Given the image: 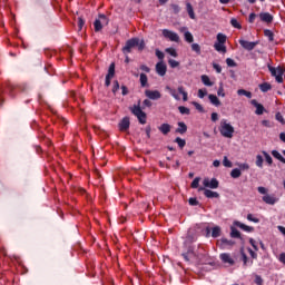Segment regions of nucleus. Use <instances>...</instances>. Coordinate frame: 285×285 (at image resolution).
Wrapping results in <instances>:
<instances>
[{"mask_svg":"<svg viewBox=\"0 0 285 285\" xmlns=\"http://www.w3.org/2000/svg\"><path fill=\"white\" fill-rule=\"evenodd\" d=\"M128 128H130V118L125 117L119 122V130L121 132H126V130H128Z\"/></svg>","mask_w":285,"mask_h":285,"instance_id":"4468645a","label":"nucleus"},{"mask_svg":"<svg viewBox=\"0 0 285 285\" xmlns=\"http://www.w3.org/2000/svg\"><path fill=\"white\" fill-rule=\"evenodd\" d=\"M230 26H232L233 28H236L237 30H242V23L238 22V20L235 19V18H232V19H230Z\"/></svg>","mask_w":285,"mask_h":285,"instance_id":"7c9ffc66","label":"nucleus"},{"mask_svg":"<svg viewBox=\"0 0 285 285\" xmlns=\"http://www.w3.org/2000/svg\"><path fill=\"white\" fill-rule=\"evenodd\" d=\"M219 258L222 259L223 264H228L229 266H233L235 264V259H233V256L228 253H223L219 255Z\"/></svg>","mask_w":285,"mask_h":285,"instance_id":"ddd939ff","label":"nucleus"},{"mask_svg":"<svg viewBox=\"0 0 285 285\" xmlns=\"http://www.w3.org/2000/svg\"><path fill=\"white\" fill-rule=\"evenodd\" d=\"M168 65L170 66V68H179V61L174 59H169Z\"/></svg>","mask_w":285,"mask_h":285,"instance_id":"49530a36","label":"nucleus"},{"mask_svg":"<svg viewBox=\"0 0 285 285\" xmlns=\"http://www.w3.org/2000/svg\"><path fill=\"white\" fill-rule=\"evenodd\" d=\"M255 19H257V14L256 13H250L249 17H248L249 23H255Z\"/></svg>","mask_w":285,"mask_h":285,"instance_id":"bf43d9fd","label":"nucleus"},{"mask_svg":"<svg viewBox=\"0 0 285 285\" xmlns=\"http://www.w3.org/2000/svg\"><path fill=\"white\" fill-rule=\"evenodd\" d=\"M276 119L277 121H281V124H284V117L282 116V114H276Z\"/></svg>","mask_w":285,"mask_h":285,"instance_id":"774afa93","label":"nucleus"},{"mask_svg":"<svg viewBox=\"0 0 285 285\" xmlns=\"http://www.w3.org/2000/svg\"><path fill=\"white\" fill-rule=\"evenodd\" d=\"M255 284H257V285L264 284V281L262 279V276L257 275V276L255 277Z\"/></svg>","mask_w":285,"mask_h":285,"instance_id":"052dcab7","label":"nucleus"},{"mask_svg":"<svg viewBox=\"0 0 285 285\" xmlns=\"http://www.w3.org/2000/svg\"><path fill=\"white\" fill-rule=\"evenodd\" d=\"M206 95H208V90H206V88L198 90L199 99H204V97H206Z\"/></svg>","mask_w":285,"mask_h":285,"instance_id":"de8ad7c7","label":"nucleus"},{"mask_svg":"<svg viewBox=\"0 0 285 285\" xmlns=\"http://www.w3.org/2000/svg\"><path fill=\"white\" fill-rule=\"evenodd\" d=\"M237 95H239V97H247V99L253 97V94L250 91H246L245 89H238Z\"/></svg>","mask_w":285,"mask_h":285,"instance_id":"a878e982","label":"nucleus"},{"mask_svg":"<svg viewBox=\"0 0 285 285\" xmlns=\"http://www.w3.org/2000/svg\"><path fill=\"white\" fill-rule=\"evenodd\" d=\"M259 19L265 23H271L273 21V16L268 12H262L259 13Z\"/></svg>","mask_w":285,"mask_h":285,"instance_id":"aec40b11","label":"nucleus"},{"mask_svg":"<svg viewBox=\"0 0 285 285\" xmlns=\"http://www.w3.org/2000/svg\"><path fill=\"white\" fill-rule=\"evenodd\" d=\"M191 50L193 52H196V55H202V47L199 46V43H193Z\"/></svg>","mask_w":285,"mask_h":285,"instance_id":"c9c22d12","label":"nucleus"},{"mask_svg":"<svg viewBox=\"0 0 285 285\" xmlns=\"http://www.w3.org/2000/svg\"><path fill=\"white\" fill-rule=\"evenodd\" d=\"M186 8L190 19H195V11L193 10V4H190V2H187Z\"/></svg>","mask_w":285,"mask_h":285,"instance_id":"c756f323","label":"nucleus"},{"mask_svg":"<svg viewBox=\"0 0 285 285\" xmlns=\"http://www.w3.org/2000/svg\"><path fill=\"white\" fill-rule=\"evenodd\" d=\"M230 177H233V179H239V177H242V170L239 168H235L230 171Z\"/></svg>","mask_w":285,"mask_h":285,"instance_id":"cd10ccee","label":"nucleus"},{"mask_svg":"<svg viewBox=\"0 0 285 285\" xmlns=\"http://www.w3.org/2000/svg\"><path fill=\"white\" fill-rule=\"evenodd\" d=\"M131 112L137 117L139 124H144V110L141 109V100L137 105L130 107Z\"/></svg>","mask_w":285,"mask_h":285,"instance_id":"6e6552de","label":"nucleus"},{"mask_svg":"<svg viewBox=\"0 0 285 285\" xmlns=\"http://www.w3.org/2000/svg\"><path fill=\"white\" fill-rule=\"evenodd\" d=\"M145 95L146 97H148V99H153V100L161 99V94L157 90H146Z\"/></svg>","mask_w":285,"mask_h":285,"instance_id":"f3484780","label":"nucleus"},{"mask_svg":"<svg viewBox=\"0 0 285 285\" xmlns=\"http://www.w3.org/2000/svg\"><path fill=\"white\" fill-rule=\"evenodd\" d=\"M257 43H259V42H250V41H247V40H239V45L245 50H255V47L257 46Z\"/></svg>","mask_w":285,"mask_h":285,"instance_id":"dca6fc26","label":"nucleus"},{"mask_svg":"<svg viewBox=\"0 0 285 285\" xmlns=\"http://www.w3.org/2000/svg\"><path fill=\"white\" fill-rule=\"evenodd\" d=\"M259 88H261L262 92H268V90H271L272 87H271V83L264 82V83L259 85Z\"/></svg>","mask_w":285,"mask_h":285,"instance_id":"e433bc0d","label":"nucleus"},{"mask_svg":"<svg viewBox=\"0 0 285 285\" xmlns=\"http://www.w3.org/2000/svg\"><path fill=\"white\" fill-rule=\"evenodd\" d=\"M175 142L178 144L179 148H184V146H186V140H184L179 137L176 138Z\"/></svg>","mask_w":285,"mask_h":285,"instance_id":"09e8293b","label":"nucleus"},{"mask_svg":"<svg viewBox=\"0 0 285 285\" xmlns=\"http://www.w3.org/2000/svg\"><path fill=\"white\" fill-rule=\"evenodd\" d=\"M202 180V178L196 177L193 183H191V188H199V181Z\"/></svg>","mask_w":285,"mask_h":285,"instance_id":"8fccbe9b","label":"nucleus"},{"mask_svg":"<svg viewBox=\"0 0 285 285\" xmlns=\"http://www.w3.org/2000/svg\"><path fill=\"white\" fill-rule=\"evenodd\" d=\"M139 146H141V142H138L137 145H136V150H138V151H136V155L138 156V157H141V148L139 147Z\"/></svg>","mask_w":285,"mask_h":285,"instance_id":"e2e57ef3","label":"nucleus"},{"mask_svg":"<svg viewBox=\"0 0 285 285\" xmlns=\"http://www.w3.org/2000/svg\"><path fill=\"white\" fill-rule=\"evenodd\" d=\"M272 155L273 157H275V159H278V161H282V164H285V158L284 156H282V154H279V151L273 150Z\"/></svg>","mask_w":285,"mask_h":285,"instance_id":"c85d7f7f","label":"nucleus"},{"mask_svg":"<svg viewBox=\"0 0 285 285\" xmlns=\"http://www.w3.org/2000/svg\"><path fill=\"white\" fill-rule=\"evenodd\" d=\"M128 87H126V86H121V95L124 96V97H126V95H128Z\"/></svg>","mask_w":285,"mask_h":285,"instance_id":"680f3d73","label":"nucleus"},{"mask_svg":"<svg viewBox=\"0 0 285 285\" xmlns=\"http://www.w3.org/2000/svg\"><path fill=\"white\" fill-rule=\"evenodd\" d=\"M223 166H225V168H233V163L228 159L227 156H225L223 159Z\"/></svg>","mask_w":285,"mask_h":285,"instance_id":"4c0bfd02","label":"nucleus"},{"mask_svg":"<svg viewBox=\"0 0 285 285\" xmlns=\"http://www.w3.org/2000/svg\"><path fill=\"white\" fill-rule=\"evenodd\" d=\"M17 89V87H14V85L12 83H8L6 87L0 86V104H1V95H3V92H9V95L11 97H14V90Z\"/></svg>","mask_w":285,"mask_h":285,"instance_id":"1a4fd4ad","label":"nucleus"},{"mask_svg":"<svg viewBox=\"0 0 285 285\" xmlns=\"http://www.w3.org/2000/svg\"><path fill=\"white\" fill-rule=\"evenodd\" d=\"M242 257H243L244 266H248V256H246V254L242 253Z\"/></svg>","mask_w":285,"mask_h":285,"instance_id":"69168bd1","label":"nucleus"},{"mask_svg":"<svg viewBox=\"0 0 285 285\" xmlns=\"http://www.w3.org/2000/svg\"><path fill=\"white\" fill-rule=\"evenodd\" d=\"M216 39L217 41L214 43L215 51L226 55V35L218 33Z\"/></svg>","mask_w":285,"mask_h":285,"instance_id":"39448f33","label":"nucleus"},{"mask_svg":"<svg viewBox=\"0 0 285 285\" xmlns=\"http://www.w3.org/2000/svg\"><path fill=\"white\" fill-rule=\"evenodd\" d=\"M234 226H237V228H240V230H244L245 233H253V230H255L254 227H250V226H248L246 224H243L239 220H235L234 222Z\"/></svg>","mask_w":285,"mask_h":285,"instance_id":"2eb2a0df","label":"nucleus"},{"mask_svg":"<svg viewBox=\"0 0 285 285\" xmlns=\"http://www.w3.org/2000/svg\"><path fill=\"white\" fill-rule=\"evenodd\" d=\"M258 193L263 196V202L265 204H268L269 206H274V204H277V197L275 195L268 194V189L266 187H258Z\"/></svg>","mask_w":285,"mask_h":285,"instance_id":"20e7f679","label":"nucleus"},{"mask_svg":"<svg viewBox=\"0 0 285 285\" xmlns=\"http://www.w3.org/2000/svg\"><path fill=\"white\" fill-rule=\"evenodd\" d=\"M200 79H202V82L204 83V86H207L209 88L215 86V81L210 80V77H208L207 75H203L200 77Z\"/></svg>","mask_w":285,"mask_h":285,"instance_id":"4be33fe9","label":"nucleus"},{"mask_svg":"<svg viewBox=\"0 0 285 285\" xmlns=\"http://www.w3.org/2000/svg\"><path fill=\"white\" fill-rule=\"evenodd\" d=\"M188 130V127L184 122H178V128L176 129V132H179V135H184Z\"/></svg>","mask_w":285,"mask_h":285,"instance_id":"b1692460","label":"nucleus"},{"mask_svg":"<svg viewBox=\"0 0 285 285\" xmlns=\"http://www.w3.org/2000/svg\"><path fill=\"white\" fill-rule=\"evenodd\" d=\"M250 104L256 108V115H264V106L262 104L257 102V100H252Z\"/></svg>","mask_w":285,"mask_h":285,"instance_id":"412c9836","label":"nucleus"},{"mask_svg":"<svg viewBox=\"0 0 285 285\" xmlns=\"http://www.w3.org/2000/svg\"><path fill=\"white\" fill-rule=\"evenodd\" d=\"M184 37H185V41H187V43H193V41H195V38L193 37V33H190V31H186Z\"/></svg>","mask_w":285,"mask_h":285,"instance_id":"2f4dec72","label":"nucleus"},{"mask_svg":"<svg viewBox=\"0 0 285 285\" xmlns=\"http://www.w3.org/2000/svg\"><path fill=\"white\" fill-rule=\"evenodd\" d=\"M268 70L272 75V77H275L277 83H283L284 82V70L282 69V67H272V66H268Z\"/></svg>","mask_w":285,"mask_h":285,"instance_id":"0eeeda50","label":"nucleus"},{"mask_svg":"<svg viewBox=\"0 0 285 285\" xmlns=\"http://www.w3.org/2000/svg\"><path fill=\"white\" fill-rule=\"evenodd\" d=\"M107 77H115V62L109 66Z\"/></svg>","mask_w":285,"mask_h":285,"instance_id":"ea45409f","label":"nucleus"},{"mask_svg":"<svg viewBox=\"0 0 285 285\" xmlns=\"http://www.w3.org/2000/svg\"><path fill=\"white\" fill-rule=\"evenodd\" d=\"M203 185L205 188H219V181L216 178H204Z\"/></svg>","mask_w":285,"mask_h":285,"instance_id":"9d476101","label":"nucleus"},{"mask_svg":"<svg viewBox=\"0 0 285 285\" xmlns=\"http://www.w3.org/2000/svg\"><path fill=\"white\" fill-rule=\"evenodd\" d=\"M198 190L202 191L204 190V195L205 197H207L208 199H217V197H219V194L217 191H213L210 189H206L204 187H198Z\"/></svg>","mask_w":285,"mask_h":285,"instance_id":"f8f14e48","label":"nucleus"},{"mask_svg":"<svg viewBox=\"0 0 285 285\" xmlns=\"http://www.w3.org/2000/svg\"><path fill=\"white\" fill-rule=\"evenodd\" d=\"M193 106H195L196 110L199 112H204V107L199 102H193Z\"/></svg>","mask_w":285,"mask_h":285,"instance_id":"5fc2aeb1","label":"nucleus"},{"mask_svg":"<svg viewBox=\"0 0 285 285\" xmlns=\"http://www.w3.org/2000/svg\"><path fill=\"white\" fill-rule=\"evenodd\" d=\"M156 57L160 59V61H164V51H160L159 49L156 50Z\"/></svg>","mask_w":285,"mask_h":285,"instance_id":"6e6d98bb","label":"nucleus"},{"mask_svg":"<svg viewBox=\"0 0 285 285\" xmlns=\"http://www.w3.org/2000/svg\"><path fill=\"white\" fill-rule=\"evenodd\" d=\"M264 35L268 38L269 41H273L274 39L273 31H271L269 29H265Z\"/></svg>","mask_w":285,"mask_h":285,"instance_id":"a18cd8bd","label":"nucleus"},{"mask_svg":"<svg viewBox=\"0 0 285 285\" xmlns=\"http://www.w3.org/2000/svg\"><path fill=\"white\" fill-rule=\"evenodd\" d=\"M218 130L222 135V137H225V139H233L235 136V127L228 121V119H222Z\"/></svg>","mask_w":285,"mask_h":285,"instance_id":"f03ea898","label":"nucleus"},{"mask_svg":"<svg viewBox=\"0 0 285 285\" xmlns=\"http://www.w3.org/2000/svg\"><path fill=\"white\" fill-rule=\"evenodd\" d=\"M222 235V228L219 226H216L212 229V237H219Z\"/></svg>","mask_w":285,"mask_h":285,"instance_id":"473e14b6","label":"nucleus"},{"mask_svg":"<svg viewBox=\"0 0 285 285\" xmlns=\"http://www.w3.org/2000/svg\"><path fill=\"white\" fill-rule=\"evenodd\" d=\"M236 166H238L239 170H248L250 168L247 163H238Z\"/></svg>","mask_w":285,"mask_h":285,"instance_id":"79ce46f5","label":"nucleus"},{"mask_svg":"<svg viewBox=\"0 0 285 285\" xmlns=\"http://www.w3.org/2000/svg\"><path fill=\"white\" fill-rule=\"evenodd\" d=\"M167 70H168V67L166 66V62L160 61L156 65V72L157 75H159V77H165Z\"/></svg>","mask_w":285,"mask_h":285,"instance_id":"9b49d317","label":"nucleus"},{"mask_svg":"<svg viewBox=\"0 0 285 285\" xmlns=\"http://www.w3.org/2000/svg\"><path fill=\"white\" fill-rule=\"evenodd\" d=\"M166 90H168L169 95H171L176 101H188V91H186L184 86H179L177 89L166 87Z\"/></svg>","mask_w":285,"mask_h":285,"instance_id":"7ed1b4c3","label":"nucleus"},{"mask_svg":"<svg viewBox=\"0 0 285 285\" xmlns=\"http://www.w3.org/2000/svg\"><path fill=\"white\" fill-rule=\"evenodd\" d=\"M98 19L100 20V23H102V26H108L109 20H108V17H106V14L100 13V14L98 16Z\"/></svg>","mask_w":285,"mask_h":285,"instance_id":"72a5a7b5","label":"nucleus"},{"mask_svg":"<svg viewBox=\"0 0 285 285\" xmlns=\"http://www.w3.org/2000/svg\"><path fill=\"white\" fill-rule=\"evenodd\" d=\"M230 237H234L235 239H239V237H242V234L239 233V230H237V228L232 226L230 227Z\"/></svg>","mask_w":285,"mask_h":285,"instance_id":"bb28decb","label":"nucleus"},{"mask_svg":"<svg viewBox=\"0 0 285 285\" xmlns=\"http://www.w3.org/2000/svg\"><path fill=\"white\" fill-rule=\"evenodd\" d=\"M178 110L180 115H190V109H188V107L180 106L178 107Z\"/></svg>","mask_w":285,"mask_h":285,"instance_id":"a19ab883","label":"nucleus"},{"mask_svg":"<svg viewBox=\"0 0 285 285\" xmlns=\"http://www.w3.org/2000/svg\"><path fill=\"white\" fill-rule=\"evenodd\" d=\"M217 96L218 97H226V91L224 90V83L219 85V88L217 90Z\"/></svg>","mask_w":285,"mask_h":285,"instance_id":"58836bf2","label":"nucleus"},{"mask_svg":"<svg viewBox=\"0 0 285 285\" xmlns=\"http://www.w3.org/2000/svg\"><path fill=\"white\" fill-rule=\"evenodd\" d=\"M226 63L227 66H229V68H235V66H237V63H235V60L227 58L226 59Z\"/></svg>","mask_w":285,"mask_h":285,"instance_id":"864d4df0","label":"nucleus"},{"mask_svg":"<svg viewBox=\"0 0 285 285\" xmlns=\"http://www.w3.org/2000/svg\"><path fill=\"white\" fill-rule=\"evenodd\" d=\"M213 68L214 70H216V72L219 75L222 72V66H219V63H213Z\"/></svg>","mask_w":285,"mask_h":285,"instance_id":"13d9d810","label":"nucleus"},{"mask_svg":"<svg viewBox=\"0 0 285 285\" xmlns=\"http://www.w3.org/2000/svg\"><path fill=\"white\" fill-rule=\"evenodd\" d=\"M263 155L265 157V161L271 166L273 164V157H271L266 151H263Z\"/></svg>","mask_w":285,"mask_h":285,"instance_id":"c03bdc74","label":"nucleus"},{"mask_svg":"<svg viewBox=\"0 0 285 285\" xmlns=\"http://www.w3.org/2000/svg\"><path fill=\"white\" fill-rule=\"evenodd\" d=\"M165 52L167 55H169V57H174L175 59H177V57H179V53L177 52V49L169 47L165 49Z\"/></svg>","mask_w":285,"mask_h":285,"instance_id":"5701e85b","label":"nucleus"},{"mask_svg":"<svg viewBox=\"0 0 285 285\" xmlns=\"http://www.w3.org/2000/svg\"><path fill=\"white\" fill-rule=\"evenodd\" d=\"M117 90H119V81L115 80L112 86V92L114 95H117Z\"/></svg>","mask_w":285,"mask_h":285,"instance_id":"603ef678","label":"nucleus"},{"mask_svg":"<svg viewBox=\"0 0 285 285\" xmlns=\"http://www.w3.org/2000/svg\"><path fill=\"white\" fill-rule=\"evenodd\" d=\"M208 99H209L212 106H215L216 108H219V106H222V101L219 100V98L216 95L210 94L208 96Z\"/></svg>","mask_w":285,"mask_h":285,"instance_id":"a211bd4d","label":"nucleus"},{"mask_svg":"<svg viewBox=\"0 0 285 285\" xmlns=\"http://www.w3.org/2000/svg\"><path fill=\"white\" fill-rule=\"evenodd\" d=\"M95 32H101L104 30V24L100 22L99 19H96L94 22Z\"/></svg>","mask_w":285,"mask_h":285,"instance_id":"393cba45","label":"nucleus"},{"mask_svg":"<svg viewBox=\"0 0 285 285\" xmlns=\"http://www.w3.org/2000/svg\"><path fill=\"white\" fill-rule=\"evenodd\" d=\"M161 35L168 41H173L174 43H179L180 38L179 35L170 29H163Z\"/></svg>","mask_w":285,"mask_h":285,"instance_id":"423d86ee","label":"nucleus"},{"mask_svg":"<svg viewBox=\"0 0 285 285\" xmlns=\"http://www.w3.org/2000/svg\"><path fill=\"white\" fill-rule=\"evenodd\" d=\"M256 166L258 168H263L264 167V157H262V155H257L256 156Z\"/></svg>","mask_w":285,"mask_h":285,"instance_id":"f704fd0d","label":"nucleus"},{"mask_svg":"<svg viewBox=\"0 0 285 285\" xmlns=\"http://www.w3.org/2000/svg\"><path fill=\"white\" fill-rule=\"evenodd\" d=\"M248 222H253L254 224H259V218L255 217L253 214L247 215Z\"/></svg>","mask_w":285,"mask_h":285,"instance_id":"37998d69","label":"nucleus"},{"mask_svg":"<svg viewBox=\"0 0 285 285\" xmlns=\"http://www.w3.org/2000/svg\"><path fill=\"white\" fill-rule=\"evenodd\" d=\"M159 132H161V135H168V132H170V130H173V126H170L169 124H163L158 127Z\"/></svg>","mask_w":285,"mask_h":285,"instance_id":"6ab92c4d","label":"nucleus"},{"mask_svg":"<svg viewBox=\"0 0 285 285\" xmlns=\"http://www.w3.org/2000/svg\"><path fill=\"white\" fill-rule=\"evenodd\" d=\"M83 26H86V20H83V18H78V28L79 30L83 29Z\"/></svg>","mask_w":285,"mask_h":285,"instance_id":"3c124183","label":"nucleus"},{"mask_svg":"<svg viewBox=\"0 0 285 285\" xmlns=\"http://www.w3.org/2000/svg\"><path fill=\"white\" fill-rule=\"evenodd\" d=\"M134 50H144V40H140L139 38H131L127 40L122 47L124 55H130V52H134Z\"/></svg>","mask_w":285,"mask_h":285,"instance_id":"f257e3e1","label":"nucleus"},{"mask_svg":"<svg viewBox=\"0 0 285 285\" xmlns=\"http://www.w3.org/2000/svg\"><path fill=\"white\" fill-rule=\"evenodd\" d=\"M278 261L281 262V264L285 265V253H282L278 257Z\"/></svg>","mask_w":285,"mask_h":285,"instance_id":"338daca9","label":"nucleus"},{"mask_svg":"<svg viewBox=\"0 0 285 285\" xmlns=\"http://www.w3.org/2000/svg\"><path fill=\"white\" fill-rule=\"evenodd\" d=\"M219 120V115L217 112L212 114V121H218Z\"/></svg>","mask_w":285,"mask_h":285,"instance_id":"0e129e2a","label":"nucleus"},{"mask_svg":"<svg viewBox=\"0 0 285 285\" xmlns=\"http://www.w3.org/2000/svg\"><path fill=\"white\" fill-rule=\"evenodd\" d=\"M222 244H223V246H233V240H228V239H226V238H223L222 240Z\"/></svg>","mask_w":285,"mask_h":285,"instance_id":"4d7b16f0","label":"nucleus"}]
</instances>
